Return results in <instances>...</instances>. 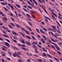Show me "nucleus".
I'll list each match as a JSON object with an SVG mask.
<instances>
[{
  "label": "nucleus",
  "instance_id": "nucleus-1",
  "mask_svg": "<svg viewBox=\"0 0 62 62\" xmlns=\"http://www.w3.org/2000/svg\"><path fill=\"white\" fill-rule=\"evenodd\" d=\"M4 44L6 46H8V47H9V45L8 43L7 42H5L4 43Z\"/></svg>",
  "mask_w": 62,
  "mask_h": 62
},
{
  "label": "nucleus",
  "instance_id": "nucleus-2",
  "mask_svg": "<svg viewBox=\"0 0 62 62\" xmlns=\"http://www.w3.org/2000/svg\"><path fill=\"white\" fill-rule=\"evenodd\" d=\"M8 5L9 7H11V8H12L13 9H14V8H13V7L11 5V4H8Z\"/></svg>",
  "mask_w": 62,
  "mask_h": 62
},
{
  "label": "nucleus",
  "instance_id": "nucleus-3",
  "mask_svg": "<svg viewBox=\"0 0 62 62\" xmlns=\"http://www.w3.org/2000/svg\"><path fill=\"white\" fill-rule=\"evenodd\" d=\"M55 47L57 49V50H58V51H60V48L59 47H58V46L56 45L55 46Z\"/></svg>",
  "mask_w": 62,
  "mask_h": 62
},
{
  "label": "nucleus",
  "instance_id": "nucleus-4",
  "mask_svg": "<svg viewBox=\"0 0 62 62\" xmlns=\"http://www.w3.org/2000/svg\"><path fill=\"white\" fill-rule=\"evenodd\" d=\"M26 27L30 31H32V30H31V28H30V27L28 26H26Z\"/></svg>",
  "mask_w": 62,
  "mask_h": 62
},
{
  "label": "nucleus",
  "instance_id": "nucleus-5",
  "mask_svg": "<svg viewBox=\"0 0 62 62\" xmlns=\"http://www.w3.org/2000/svg\"><path fill=\"white\" fill-rule=\"evenodd\" d=\"M32 44H33V45H36L38 44V43L37 42H33L32 43Z\"/></svg>",
  "mask_w": 62,
  "mask_h": 62
},
{
  "label": "nucleus",
  "instance_id": "nucleus-6",
  "mask_svg": "<svg viewBox=\"0 0 62 62\" xmlns=\"http://www.w3.org/2000/svg\"><path fill=\"white\" fill-rule=\"evenodd\" d=\"M13 34L15 35H17V36H18V34L17 33L15 32H13Z\"/></svg>",
  "mask_w": 62,
  "mask_h": 62
},
{
  "label": "nucleus",
  "instance_id": "nucleus-7",
  "mask_svg": "<svg viewBox=\"0 0 62 62\" xmlns=\"http://www.w3.org/2000/svg\"><path fill=\"white\" fill-rule=\"evenodd\" d=\"M19 33L20 34H21V35H22L23 37H25V36H24V34L23 33H22V32H19Z\"/></svg>",
  "mask_w": 62,
  "mask_h": 62
},
{
  "label": "nucleus",
  "instance_id": "nucleus-8",
  "mask_svg": "<svg viewBox=\"0 0 62 62\" xmlns=\"http://www.w3.org/2000/svg\"><path fill=\"white\" fill-rule=\"evenodd\" d=\"M42 37L43 38V39H45V40H48V39H46V37H45V36H44V35H43L42 36Z\"/></svg>",
  "mask_w": 62,
  "mask_h": 62
},
{
  "label": "nucleus",
  "instance_id": "nucleus-9",
  "mask_svg": "<svg viewBox=\"0 0 62 62\" xmlns=\"http://www.w3.org/2000/svg\"><path fill=\"white\" fill-rule=\"evenodd\" d=\"M41 41L43 43H45V41H44V40H43V38L42 39H41Z\"/></svg>",
  "mask_w": 62,
  "mask_h": 62
},
{
  "label": "nucleus",
  "instance_id": "nucleus-10",
  "mask_svg": "<svg viewBox=\"0 0 62 62\" xmlns=\"http://www.w3.org/2000/svg\"><path fill=\"white\" fill-rule=\"evenodd\" d=\"M56 23H57V24L59 26H60V27L61 26V25H60V24L58 22V21H56Z\"/></svg>",
  "mask_w": 62,
  "mask_h": 62
},
{
  "label": "nucleus",
  "instance_id": "nucleus-11",
  "mask_svg": "<svg viewBox=\"0 0 62 62\" xmlns=\"http://www.w3.org/2000/svg\"><path fill=\"white\" fill-rule=\"evenodd\" d=\"M21 28L22 29V30H23V31H24L25 32L26 31V30H25V29H24L22 27Z\"/></svg>",
  "mask_w": 62,
  "mask_h": 62
},
{
  "label": "nucleus",
  "instance_id": "nucleus-12",
  "mask_svg": "<svg viewBox=\"0 0 62 62\" xmlns=\"http://www.w3.org/2000/svg\"><path fill=\"white\" fill-rule=\"evenodd\" d=\"M21 28L22 29V30H23V31H24L25 32L26 31V30H25V29H24L22 27Z\"/></svg>",
  "mask_w": 62,
  "mask_h": 62
},
{
  "label": "nucleus",
  "instance_id": "nucleus-13",
  "mask_svg": "<svg viewBox=\"0 0 62 62\" xmlns=\"http://www.w3.org/2000/svg\"><path fill=\"white\" fill-rule=\"evenodd\" d=\"M3 36L5 37H6V38H9V37L8 35H6L3 34Z\"/></svg>",
  "mask_w": 62,
  "mask_h": 62
},
{
  "label": "nucleus",
  "instance_id": "nucleus-14",
  "mask_svg": "<svg viewBox=\"0 0 62 62\" xmlns=\"http://www.w3.org/2000/svg\"><path fill=\"white\" fill-rule=\"evenodd\" d=\"M42 29L45 31H47V30L45 28H42Z\"/></svg>",
  "mask_w": 62,
  "mask_h": 62
},
{
  "label": "nucleus",
  "instance_id": "nucleus-15",
  "mask_svg": "<svg viewBox=\"0 0 62 62\" xmlns=\"http://www.w3.org/2000/svg\"><path fill=\"white\" fill-rule=\"evenodd\" d=\"M17 53L18 54H19V55H22V53H21L20 52H17Z\"/></svg>",
  "mask_w": 62,
  "mask_h": 62
},
{
  "label": "nucleus",
  "instance_id": "nucleus-16",
  "mask_svg": "<svg viewBox=\"0 0 62 62\" xmlns=\"http://www.w3.org/2000/svg\"><path fill=\"white\" fill-rule=\"evenodd\" d=\"M25 42L27 45H28L29 46H30V45H30V43H28L27 42L25 41Z\"/></svg>",
  "mask_w": 62,
  "mask_h": 62
},
{
  "label": "nucleus",
  "instance_id": "nucleus-17",
  "mask_svg": "<svg viewBox=\"0 0 62 62\" xmlns=\"http://www.w3.org/2000/svg\"><path fill=\"white\" fill-rule=\"evenodd\" d=\"M16 6L18 8H21V6H20L18 5V4H16Z\"/></svg>",
  "mask_w": 62,
  "mask_h": 62
},
{
  "label": "nucleus",
  "instance_id": "nucleus-18",
  "mask_svg": "<svg viewBox=\"0 0 62 62\" xmlns=\"http://www.w3.org/2000/svg\"><path fill=\"white\" fill-rule=\"evenodd\" d=\"M22 42L23 44H25V42H24V40H23V39H22Z\"/></svg>",
  "mask_w": 62,
  "mask_h": 62
},
{
  "label": "nucleus",
  "instance_id": "nucleus-19",
  "mask_svg": "<svg viewBox=\"0 0 62 62\" xmlns=\"http://www.w3.org/2000/svg\"><path fill=\"white\" fill-rule=\"evenodd\" d=\"M52 28L54 30H56V29L55 28V27H56V26H53L52 27Z\"/></svg>",
  "mask_w": 62,
  "mask_h": 62
},
{
  "label": "nucleus",
  "instance_id": "nucleus-20",
  "mask_svg": "<svg viewBox=\"0 0 62 62\" xmlns=\"http://www.w3.org/2000/svg\"><path fill=\"white\" fill-rule=\"evenodd\" d=\"M17 53H16L15 54H13V56L14 57H16V55H17Z\"/></svg>",
  "mask_w": 62,
  "mask_h": 62
},
{
  "label": "nucleus",
  "instance_id": "nucleus-21",
  "mask_svg": "<svg viewBox=\"0 0 62 62\" xmlns=\"http://www.w3.org/2000/svg\"><path fill=\"white\" fill-rule=\"evenodd\" d=\"M51 16L53 19H54V20H55L56 19V18H55V17H54V16L53 15H52Z\"/></svg>",
  "mask_w": 62,
  "mask_h": 62
},
{
  "label": "nucleus",
  "instance_id": "nucleus-22",
  "mask_svg": "<svg viewBox=\"0 0 62 62\" xmlns=\"http://www.w3.org/2000/svg\"><path fill=\"white\" fill-rule=\"evenodd\" d=\"M27 7H28V8H30V9H32V7L31 6H27Z\"/></svg>",
  "mask_w": 62,
  "mask_h": 62
},
{
  "label": "nucleus",
  "instance_id": "nucleus-23",
  "mask_svg": "<svg viewBox=\"0 0 62 62\" xmlns=\"http://www.w3.org/2000/svg\"><path fill=\"white\" fill-rule=\"evenodd\" d=\"M54 59L55 60H56V61H57L58 62L59 61V60L58 59H57L55 57H54Z\"/></svg>",
  "mask_w": 62,
  "mask_h": 62
},
{
  "label": "nucleus",
  "instance_id": "nucleus-24",
  "mask_svg": "<svg viewBox=\"0 0 62 62\" xmlns=\"http://www.w3.org/2000/svg\"><path fill=\"white\" fill-rule=\"evenodd\" d=\"M3 8H4V9L5 10V11H8V9H7V8H5V7H3Z\"/></svg>",
  "mask_w": 62,
  "mask_h": 62
},
{
  "label": "nucleus",
  "instance_id": "nucleus-25",
  "mask_svg": "<svg viewBox=\"0 0 62 62\" xmlns=\"http://www.w3.org/2000/svg\"><path fill=\"white\" fill-rule=\"evenodd\" d=\"M8 26L10 28L12 29L13 28V27H12V26H11L10 25V24H8Z\"/></svg>",
  "mask_w": 62,
  "mask_h": 62
},
{
  "label": "nucleus",
  "instance_id": "nucleus-26",
  "mask_svg": "<svg viewBox=\"0 0 62 62\" xmlns=\"http://www.w3.org/2000/svg\"><path fill=\"white\" fill-rule=\"evenodd\" d=\"M51 39L52 41H53V42H56V41L53 38H51Z\"/></svg>",
  "mask_w": 62,
  "mask_h": 62
},
{
  "label": "nucleus",
  "instance_id": "nucleus-27",
  "mask_svg": "<svg viewBox=\"0 0 62 62\" xmlns=\"http://www.w3.org/2000/svg\"><path fill=\"white\" fill-rule=\"evenodd\" d=\"M26 37L28 39H31V38L30 37L28 36V35H27L26 36Z\"/></svg>",
  "mask_w": 62,
  "mask_h": 62
},
{
  "label": "nucleus",
  "instance_id": "nucleus-28",
  "mask_svg": "<svg viewBox=\"0 0 62 62\" xmlns=\"http://www.w3.org/2000/svg\"><path fill=\"white\" fill-rule=\"evenodd\" d=\"M15 13L16 16V17H18V14H17V13L16 12V11H15Z\"/></svg>",
  "mask_w": 62,
  "mask_h": 62
},
{
  "label": "nucleus",
  "instance_id": "nucleus-29",
  "mask_svg": "<svg viewBox=\"0 0 62 62\" xmlns=\"http://www.w3.org/2000/svg\"><path fill=\"white\" fill-rule=\"evenodd\" d=\"M12 39V40H13V41H14V42H15V43H17V41H16V40H14Z\"/></svg>",
  "mask_w": 62,
  "mask_h": 62
},
{
  "label": "nucleus",
  "instance_id": "nucleus-30",
  "mask_svg": "<svg viewBox=\"0 0 62 62\" xmlns=\"http://www.w3.org/2000/svg\"><path fill=\"white\" fill-rule=\"evenodd\" d=\"M47 55L48 57H50L51 58H52V57L51 55H50V54H47Z\"/></svg>",
  "mask_w": 62,
  "mask_h": 62
},
{
  "label": "nucleus",
  "instance_id": "nucleus-31",
  "mask_svg": "<svg viewBox=\"0 0 62 62\" xmlns=\"http://www.w3.org/2000/svg\"><path fill=\"white\" fill-rule=\"evenodd\" d=\"M28 24L30 25V26H32V24L30 22H28Z\"/></svg>",
  "mask_w": 62,
  "mask_h": 62
},
{
  "label": "nucleus",
  "instance_id": "nucleus-32",
  "mask_svg": "<svg viewBox=\"0 0 62 62\" xmlns=\"http://www.w3.org/2000/svg\"><path fill=\"white\" fill-rule=\"evenodd\" d=\"M43 55L44 56H45L46 57H47V55H46L45 54V53H43Z\"/></svg>",
  "mask_w": 62,
  "mask_h": 62
},
{
  "label": "nucleus",
  "instance_id": "nucleus-33",
  "mask_svg": "<svg viewBox=\"0 0 62 62\" xmlns=\"http://www.w3.org/2000/svg\"><path fill=\"white\" fill-rule=\"evenodd\" d=\"M1 4L2 5H4V6H5V5H6V4L4 2H1Z\"/></svg>",
  "mask_w": 62,
  "mask_h": 62
},
{
  "label": "nucleus",
  "instance_id": "nucleus-34",
  "mask_svg": "<svg viewBox=\"0 0 62 62\" xmlns=\"http://www.w3.org/2000/svg\"><path fill=\"white\" fill-rule=\"evenodd\" d=\"M56 52H57V54H61V53H60V52L58 51H56Z\"/></svg>",
  "mask_w": 62,
  "mask_h": 62
},
{
  "label": "nucleus",
  "instance_id": "nucleus-35",
  "mask_svg": "<svg viewBox=\"0 0 62 62\" xmlns=\"http://www.w3.org/2000/svg\"><path fill=\"white\" fill-rule=\"evenodd\" d=\"M16 26L17 27H19V28H20V27H21V26H20V25H19L18 24H16Z\"/></svg>",
  "mask_w": 62,
  "mask_h": 62
},
{
  "label": "nucleus",
  "instance_id": "nucleus-36",
  "mask_svg": "<svg viewBox=\"0 0 62 62\" xmlns=\"http://www.w3.org/2000/svg\"><path fill=\"white\" fill-rule=\"evenodd\" d=\"M40 32H41L42 33H44V32L41 29L40 30Z\"/></svg>",
  "mask_w": 62,
  "mask_h": 62
},
{
  "label": "nucleus",
  "instance_id": "nucleus-37",
  "mask_svg": "<svg viewBox=\"0 0 62 62\" xmlns=\"http://www.w3.org/2000/svg\"><path fill=\"white\" fill-rule=\"evenodd\" d=\"M32 38L33 39H34V40H36V38L35 37L33 36H32Z\"/></svg>",
  "mask_w": 62,
  "mask_h": 62
},
{
  "label": "nucleus",
  "instance_id": "nucleus-38",
  "mask_svg": "<svg viewBox=\"0 0 62 62\" xmlns=\"http://www.w3.org/2000/svg\"><path fill=\"white\" fill-rule=\"evenodd\" d=\"M14 39H15L16 40H18V39L17 38V37H14Z\"/></svg>",
  "mask_w": 62,
  "mask_h": 62
},
{
  "label": "nucleus",
  "instance_id": "nucleus-39",
  "mask_svg": "<svg viewBox=\"0 0 62 62\" xmlns=\"http://www.w3.org/2000/svg\"><path fill=\"white\" fill-rule=\"evenodd\" d=\"M58 44L59 45H61L62 44V42H60L59 43H58Z\"/></svg>",
  "mask_w": 62,
  "mask_h": 62
},
{
  "label": "nucleus",
  "instance_id": "nucleus-40",
  "mask_svg": "<svg viewBox=\"0 0 62 62\" xmlns=\"http://www.w3.org/2000/svg\"><path fill=\"white\" fill-rule=\"evenodd\" d=\"M5 39L6 40H7V41H8V42H9V43L10 42V41L9 40L7 39Z\"/></svg>",
  "mask_w": 62,
  "mask_h": 62
},
{
  "label": "nucleus",
  "instance_id": "nucleus-41",
  "mask_svg": "<svg viewBox=\"0 0 62 62\" xmlns=\"http://www.w3.org/2000/svg\"><path fill=\"white\" fill-rule=\"evenodd\" d=\"M17 57H19V58H21V56H20L19 55L17 54Z\"/></svg>",
  "mask_w": 62,
  "mask_h": 62
},
{
  "label": "nucleus",
  "instance_id": "nucleus-42",
  "mask_svg": "<svg viewBox=\"0 0 62 62\" xmlns=\"http://www.w3.org/2000/svg\"><path fill=\"white\" fill-rule=\"evenodd\" d=\"M27 16L29 17V18H30L31 17V16H30L28 14H26Z\"/></svg>",
  "mask_w": 62,
  "mask_h": 62
},
{
  "label": "nucleus",
  "instance_id": "nucleus-43",
  "mask_svg": "<svg viewBox=\"0 0 62 62\" xmlns=\"http://www.w3.org/2000/svg\"><path fill=\"white\" fill-rule=\"evenodd\" d=\"M11 19L12 20V21H13V22H14V19L12 17H11Z\"/></svg>",
  "mask_w": 62,
  "mask_h": 62
},
{
  "label": "nucleus",
  "instance_id": "nucleus-44",
  "mask_svg": "<svg viewBox=\"0 0 62 62\" xmlns=\"http://www.w3.org/2000/svg\"><path fill=\"white\" fill-rule=\"evenodd\" d=\"M57 32L58 33H59V34H61V31H60L59 30H57Z\"/></svg>",
  "mask_w": 62,
  "mask_h": 62
},
{
  "label": "nucleus",
  "instance_id": "nucleus-45",
  "mask_svg": "<svg viewBox=\"0 0 62 62\" xmlns=\"http://www.w3.org/2000/svg\"><path fill=\"white\" fill-rule=\"evenodd\" d=\"M2 50H3V51H7V50L5 49V48L3 47L2 48Z\"/></svg>",
  "mask_w": 62,
  "mask_h": 62
},
{
  "label": "nucleus",
  "instance_id": "nucleus-46",
  "mask_svg": "<svg viewBox=\"0 0 62 62\" xmlns=\"http://www.w3.org/2000/svg\"><path fill=\"white\" fill-rule=\"evenodd\" d=\"M2 31L5 34H6V32L4 31Z\"/></svg>",
  "mask_w": 62,
  "mask_h": 62
},
{
  "label": "nucleus",
  "instance_id": "nucleus-47",
  "mask_svg": "<svg viewBox=\"0 0 62 62\" xmlns=\"http://www.w3.org/2000/svg\"><path fill=\"white\" fill-rule=\"evenodd\" d=\"M23 9L26 12H28V11L26 10V9L23 8Z\"/></svg>",
  "mask_w": 62,
  "mask_h": 62
},
{
  "label": "nucleus",
  "instance_id": "nucleus-48",
  "mask_svg": "<svg viewBox=\"0 0 62 62\" xmlns=\"http://www.w3.org/2000/svg\"><path fill=\"white\" fill-rule=\"evenodd\" d=\"M22 49H23V50H24L25 51L26 50V49L24 47H22Z\"/></svg>",
  "mask_w": 62,
  "mask_h": 62
},
{
  "label": "nucleus",
  "instance_id": "nucleus-49",
  "mask_svg": "<svg viewBox=\"0 0 62 62\" xmlns=\"http://www.w3.org/2000/svg\"><path fill=\"white\" fill-rule=\"evenodd\" d=\"M11 24L13 26V27H14V25L12 23H11Z\"/></svg>",
  "mask_w": 62,
  "mask_h": 62
},
{
  "label": "nucleus",
  "instance_id": "nucleus-50",
  "mask_svg": "<svg viewBox=\"0 0 62 62\" xmlns=\"http://www.w3.org/2000/svg\"><path fill=\"white\" fill-rule=\"evenodd\" d=\"M3 19H5V20H6V21H8V20H7V18L6 17H3Z\"/></svg>",
  "mask_w": 62,
  "mask_h": 62
},
{
  "label": "nucleus",
  "instance_id": "nucleus-51",
  "mask_svg": "<svg viewBox=\"0 0 62 62\" xmlns=\"http://www.w3.org/2000/svg\"><path fill=\"white\" fill-rule=\"evenodd\" d=\"M18 61L19 62H22V60H21V59H19L18 60Z\"/></svg>",
  "mask_w": 62,
  "mask_h": 62
},
{
  "label": "nucleus",
  "instance_id": "nucleus-52",
  "mask_svg": "<svg viewBox=\"0 0 62 62\" xmlns=\"http://www.w3.org/2000/svg\"><path fill=\"white\" fill-rule=\"evenodd\" d=\"M10 15H11V16L12 17H13V15L12 14V13H10Z\"/></svg>",
  "mask_w": 62,
  "mask_h": 62
},
{
  "label": "nucleus",
  "instance_id": "nucleus-53",
  "mask_svg": "<svg viewBox=\"0 0 62 62\" xmlns=\"http://www.w3.org/2000/svg\"><path fill=\"white\" fill-rule=\"evenodd\" d=\"M31 6L33 8H35V7H36V6H34V4H32Z\"/></svg>",
  "mask_w": 62,
  "mask_h": 62
},
{
  "label": "nucleus",
  "instance_id": "nucleus-54",
  "mask_svg": "<svg viewBox=\"0 0 62 62\" xmlns=\"http://www.w3.org/2000/svg\"><path fill=\"white\" fill-rule=\"evenodd\" d=\"M46 19H48V20H51V19L47 17H46Z\"/></svg>",
  "mask_w": 62,
  "mask_h": 62
},
{
  "label": "nucleus",
  "instance_id": "nucleus-55",
  "mask_svg": "<svg viewBox=\"0 0 62 62\" xmlns=\"http://www.w3.org/2000/svg\"><path fill=\"white\" fill-rule=\"evenodd\" d=\"M26 34H28V35H29V32H28V31H26L25 32Z\"/></svg>",
  "mask_w": 62,
  "mask_h": 62
},
{
  "label": "nucleus",
  "instance_id": "nucleus-56",
  "mask_svg": "<svg viewBox=\"0 0 62 62\" xmlns=\"http://www.w3.org/2000/svg\"><path fill=\"white\" fill-rule=\"evenodd\" d=\"M27 2L28 3V4H29V5H31V4L30 3V2H29V1H28Z\"/></svg>",
  "mask_w": 62,
  "mask_h": 62
},
{
  "label": "nucleus",
  "instance_id": "nucleus-57",
  "mask_svg": "<svg viewBox=\"0 0 62 62\" xmlns=\"http://www.w3.org/2000/svg\"><path fill=\"white\" fill-rule=\"evenodd\" d=\"M38 60L39 62H42V59H39Z\"/></svg>",
  "mask_w": 62,
  "mask_h": 62
},
{
  "label": "nucleus",
  "instance_id": "nucleus-58",
  "mask_svg": "<svg viewBox=\"0 0 62 62\" xmlns=\"http://www.w3.org/2000/svg\"><path fill=\"white\" fill-rule=\"evenodd\" d=\"M7 32H8L9 33H10V31L8 30H7Z\"/></svg>",
  "mask_w": 62,
  "mask_h": 62
},
{
  "label": "nucleus",
  "instance_id": "nucleus-59",
  "mask_svg": "<svg viewBox=\"0 0 62 62\" xmlns=\"http://www.w3.org/2000/svg\"><path fill=\"white\" fill-rule=\"evenodd\" d=\"M18 45L19 46H20V47H21L22 46V45H21L20 44H19V43L18 44Z\"/></svg>",
  "mask_w": 62,
  "mask_h": 62
},
{
  "label": "nucleus",
  "instance_id": "nucleus-60",
  "mask_svg": "<svg viewBox=\"0 0 62 62\" xmlns=\"http://www.w3.org/2000/svg\"><path fill=\"white\" fill-rule=\"evenodd\" d=\"M37 36H38L39 39V38H40V36H39V35H37Z\"/></svg>",
  "mask_w": 62,
  "mask_h": 62
},
{
  "label": "nucleus",
  "instance_id": "nucleus-61",
  "mask_svg": "<svg viewBox=\"0 0 62 62\" xmlns=\"http://www.w3.org/2000/svg\"><path fill=\"white\" fill-rule=\"evenodd\" d=\"M22 46L23 47H25V45L23 44L22 45Z\"/></svg>",
  "mask_w": 62,
  "mask_h": 62
},
{
  "label": "nucleus",
  "instance_id": "nucleus-62",
  "mask_svg": "<svg viewBox=\"0 0 62 62\" xmlns=\"http://www.w3.org/2000/svg\"><path fill=\"white\" fill-rule=\"evenodd\" d=\"M27 20H28V21H31V20L30 19H29L28 18H27Z\"/></svg>",
  "mask_w": 62,
  "mask_h": 62
},
{
  "label": "nucleus",
  "instance_id": "nucleus-63",
  "mask_svg": "<svg viewBox=\"0 0 62 62\" xmlns=\"http://www.w3.org/2000/svg\"><path fill=\"white\" fill-rule=\"evenodd\" d=\"M32 17H33V18H35V16L34 15H32Z\"/></svg>",
  "mask_w": 62,
  "mask_h": 62
},
{
  "label": "nucleus",
  "instance_id": "nucleus-64",
  "mask_svg": "<svg viewBox=\"0 0 62 62\" xmlns=\"http://www.w3.org/2000/svg\"><path fill=\"white\" fill-rule=\"evenodd\" d=\"M8 53L9 54H10V55H11V56H12V55H11V53L9 52H8Z\"/></svg>",
  "mask_w": 62,
  "mask_h": 62
}]
</instances>
